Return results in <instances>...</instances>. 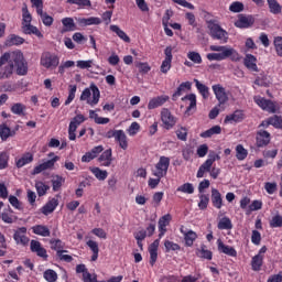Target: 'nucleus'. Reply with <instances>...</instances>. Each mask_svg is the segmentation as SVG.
I'll return each instance as SVG.
<instances>
[{
	"instance_id": "nucleus-1",
	"label": "nucleus",
	"mask_w": 282,
	"mask_h": 282,
	"mask_svg": "<svg viewBox=\"0 0 282 282\" xmlns=\"http://www.w3.org/2000/svg\"><path fill=\"white\" fill-rule=\"evenodd\" d=\"M14 67L18 76L28 74V61L21 51L3 53L0 56V80H8L14 74Z\"/></svg>"
},
{
	"instance_id": "nucleus-2",
	"label": "nucleus",
	"mask_w": 282,
	"mask_h": 282,
	"mask_svg": "<svg viewBox=\"0 0 282 282\" xmlns=\"http://www.w3.org/2000/svg\"><path fill=\"white\" fill-rule=\"evenodd\" d=\"M209 50L210 52H219L208 53L207 58L209 61H226V58H230L234 63L241 61V55H239V52L230 46L210 45Z\"/></svg>"
},
{
	"instance_id": "nucleus-3",
	"label": "nucleus",
	"mask_w": 282,
	"mask_h": 282,
	"mask_svg": "<svg viewBox=\"0 0 282 282\" xmlns=\"http://www.w3.org/2000/svg\"><path fill=\"white\" fill-rule=\"evenodd\" d=\"M80 100L86 101L90 107H96L100 102V89L96 84H91L89 88H85L80 95Z\"/></svg>"
},
{
	"instance_id": "nucleus-4",
	"label": "nucleus",
	"mask_w": 282,
	"mask_h": 282,
	"mask_svg": "<svg viewBox=\"0 0 282 282\" xmlns=\"http://www.w3.org/2000/svg\"><path fill=\"white\" fill-rule=\"evenodd\" d=\"M40 65L44 69H56L61 65V57L50 51L43 52L40 57Z\"/></svg>"
},
{
	"instance_id": "nucleus-5",
	"label": "nucleus",
	"mask_w": 282,
	"mask_h": 282,
	"mask_svg": "<svg viewBox=\"0 0 282 282\" xmlns=\"http://www.w3.org/2000/svg\"><path fill=\"white\" fill-rule=\"evenodd\" d=\"M207 28L209 30V35L212 36V39H214L215 41H220V43H228V31L224 30L221 25L209 21Z\"/></svg>"
},
{
	"instance_id": "nucleus-6",
	"label": "nucleus",
	"mask_w": 282,
	"mask_h": 282,
	"mask_svg": "<svg viewBox=\"0 0 282 282\" xmlns=\"http://www.w3.org/2000/svg\"><path fill=\"white\" fill-rule=\"evenodd\" d=\"M253 100L256 105L260 107V109H263V111H268V113H276V111L281 109V105L278 101H272L261 96L253 97Z\"/></svg>"
},
{
	"instance_id": "nucleus-7",
	"label": "nucleus",
	"mask_w": 282,
	"mask_h": 282,
	"mask_svg": "<svg viewBox=\"0 0 282 282\" xmlns=\"http://www.w3.org/2000/svg\"><path fill=\"white\" fill-rule=\"evenodd\" d=\"M169 166H171V159L169 156H161L153 172L154 177H166V173H169Z\"/></svg>"
},
{
	"instance_id": "nucleus-8",
	"label": "nucleus",
	"mask_w": 282,
	"mask_h": 282,
	"mask_svg": "<svg viewBox=\"0 0 282 282\" xmlns=\"http://www.w3.org/2000/svg\"><path fill=\"white\" fill-rule=\"evenodd\" d=\"M108 138H115L116 142H118L120 149L127 151L129 149V139L124 133V130H113L108 132Z\"/></svg>"
},
{
	"instance_id": "nucleus-9",
	"label": "nucleus",
	"mask_w": 282,
	"mask_h": 282,
	"mask_svg": "<svg viewBox=\"0 0 282 282\" xmlns=\"http://www.w3.org/2000/svg\"><path fill=\"white\" fill-rule=\"evenodd\" d=\"M161 122H163L164 129H173L177 124V118L171 113L169 108H162L161 110Z\"/></svg>"
},
{
	"instance_id": "nucleus-10",
	"label": "nucleus",
	"mask_w": 282,
	"mask_h": 282,
	"mask_svg": "<svg viewBox=\"0 0 282 282\" xmlns=\"http://www.w3.org/2000/svg\"><path fill=\"white\" fill-rule=\"evenodd\" d=\"M85 120H87V118H85L83 115H77L73 118L68 126V140H76V129H78V127H80Z\"/></svg>"
},
{
	"instance_id": "nucleus-11",
	"label": "nucleus",
	"mask_w": 282,
	"mask_h": 282,
	"mask_svg": "<svg viewBox=\"0 0 282 282\" xmlns=\"http://www.w3.org/2000/svg\"><path fill=\"white\" fill-rule=\"evenodd\" d=\"M164 59L161 64L160 72L162 74H169L171 72L172 63H173V46H167L164 50Z\"/></svg>"
},
{
	"instance_id": "nucleus-12",
	"label": "nucleus",
	"mask_w": 282,
	"mask_h": 282,
	"mask_svg": "<svg viewBox=\"0 0 282 282\" xmlns=\"http://www.w3.org/2000/svg\"><path fill=\"white\" fill-rule=\"evenodd\" d=\"M234 25L235 28H239V30H248V28H252V25H254V17L246 15L243 13L238 14Z\"/></svg>"
},
{
	"instance_id": "nucleus-13",
	"label": "nucleus",
	"mask_w": 282,
	"mask_h": 282,
	"mask_svg": "<svg viewBox=\"0 0 282 282\" xmlns=\"http://www.w3.org/2000/svg\"><path fill=\"white\" fill-rule=\"evenodd\" d=\"M28 235V228L20 227L14 231L13 239L18 246H28L30 238Z\"/></svg>"
},
{
	"instance_id": "nucleus-14",
	"label": "nucleus",
	"mask_w": 282,
	"mask_h": 282,
	"mask_svg": "<svg viewBox=\"0 0 282 282\" xmlns=\"http://www.w3.org/2000/svg\"><path fill=\"white\" fill-rule=\"evenodd\" d=\"M58 160H61V156H54L53 159L47 160L44 163L36 165L33 169L32 175H39V174L43 173V171H50V170L54 169V164H56V162H58Z\"/></svg>"
},
{
	"instance_id": "nucleus-15",
	"label": "nucleus",
	"mask_w": 282,
	"mask_h": 282,
	"mask_svg": "<svg viewBox=\"0 0 282 282\" xmlns=\"http://www.w3.org/2000/svg\"><path fill=\"white\" fill-rule=\"evenodd\" d=\"M212 89L219 105H226L228 101V93H226V88L221 86V84H216L212 86Z\"/></svg>"
},
{
	"instance_id": "nucleus-16",
	"label": "nucleus",
	"mask_w": 282,
	"mask_h": 282,
	"mask_svg": "<svg viewBox=\"0 0 282 282\" xmlns=\"http://www.w3.org/2000/svg\"><path fill=\"white\" fill-rule=\"evenodd\" d=\"M180 232L183 235L184 240H185V246L187 248H192V246L195 243V241L197 240V232L193 231V230H185L184 226H181L180 228Z\"/></svg>"
},
{
	"instance_id": "nucleus-17",
	"label": "nucleus",
	"mask_w": 282,
	"mask_h": 282,
	"mask_svg": "<svg viewBox=\"0 0 282 282\" xmlns=\"http://www.w3.org/2000/svg\"><path fill=\"white\" fill-rule=\"evenodd\" d=\"M173 216L166 214L159 219V239H162L166 235V227L171 224Z\"/></svg>"
},
{
	"instance_id": "nucleus-18",
	"label": "nucleus",
	"mask_w": 282,
	"mask_h": 282,
	"mask_svg": "<svg viewBox=\"0 0 282 282\" xmlns=\"http://www.w3.org/2000/svg\"><path fill=\"white\" fill-rule=\"evenodd\" d=\"M31 252H35L37 257H41L42 259H47V250L43 248V245H41L37 240H31L30 242Z\"/></svg>"
},
{
	"instance_id": "nucleus-19",
	"label": "nucleus",
	"mask_w": 282,
	"mask_h": 282,
	"mask_svg": "<svg viewBox=\"0 0 282 282\" xmlns=\"http://www.w3.org/2000/svg\"><path fill=\"white\" fill-rule=\"evenodd\" d=\"M270 140H271L270 132L265 130L258 131L256 137L257 147L259 148L268 147Z\"/></svg>"
},
{
	"instance_id": "nucleus-20",
	"label": "nucleus",
	"mask_w": 282,
	"mask_h": 282,
	"mask_svg": "<svg viewBox=\"0 0 282 282\" xmlns=\"http://www.w3.org/2000/svg\"><path fill=\"white\" fill-rule=\"evenodd\" d=\"M212 204L217 210H221L224 207V197L217 188H212Z\"/></svg>"
},
{
	"instance_id": "nucleus-21",
	"label": "nucleus",
	"mask_w": 282,
	"mask_h": 282,
	"mask_svg": "<svg viewBox=\"0 0 282 282\" xmlns=\"http://www.w3.org/2000/svg\"><path fill=\"white\" fill-rule=\"evenodd\" d=\"M217 246H218V252H221L223 254H227V257H237V250L235 249V247H230L224 243L221 239L217 240Z\"/></svg>"
},
{
	"instance_id": "nucleus-22",
	"label": "nucleus",
	"mask_w": 282,
	"mask_h": 282,
	"mask_svg": "<svg viewBox=\"0 0 282 282\" xmlns=\"http://www.w3.org/2000/svg\"><path fill=\"white\" fill-rule=\"evenodd\" d=\"M165 102H169V96L162 95V96L154 97L150 99L148 104V109L150 110L158 109V107H162V105H164Z\"/></svg>"
},
{
	"instance_id": "nucleus-23",
	"label": "nucleus",
	"mask_w": 282,
	"mask_h": 282,
	"mask_svg": "<svg viewBox=\"0 0 282 282\" xmlns=\"http://www.w3.org/2000/svg\"><path fill=\"white\" fill-rule=\"evenodd\" d=\"M160 248V238L154 240L149 246V253H150V265H155V262L158 261V249Z\"/></svg>"
},
{
	"instance_id": "nucleus-24",
	"label": "nucleus",
	"mask_w": 282,
	"mask_h": 282,
	"mask_svg": "<svg viewBox=\"0 0 282 282\" xmlns=\"http://www.w3.org/2000/svg\"><path fill=\"white\" fill-rule=\"evenodd\" d=\"M192 87H193V84L191 82L182 83L177 87L176 91L173 94L172 100H174V101L177 100V98H180V96L186 94V91H191Z\"/></svg>"
},
{
	"instance_id": "nucleus-25",
	"label": "nucleus",
	"mask_w": 282,
	"mask_h": 282,
	"mask_svg": "<svg viewBox=\"0 0 282 282\" xmlns=\"http://www.w3.org/2000/svg\"><path fill=\"white\" fill-rule=\"evenodd\" d=\"M31 162H34V154L26 152L20 159L15 160V166L18 169H23V166L31 164Z\"/></svg>"
},
{
	"instance_id": "nucleus-26",
	"label": "nucleus",
	"mask_w": 282,
	"mask_h": 282,
	"mask_svg": "<svg viewBox=\"0 0 282 282\" xmlns=\"http://www.w3.org/2000/svg\"><path fill=\"white\" fill-rule=\"evenodd\" d=\"M98 162L101 166H111V163L113 162L111 149L104 151L98 158Z\"/></svg>"
},
{
	"instance_id": "nucleus-27",
	"label": "nucleus",
	"mask_w": 282,
	"mask_h": 282,
	"mask_svg": "<svg viewBox=\"0 0 282 282\" xmlns=\"http://www.w3.org/2000/svg\"><path fill=\"white\" fill-rule=\"evenodd\" d=\"M245 67L250 72H259V67L257 66V57L252 54H247L243 61Z\"/></svg>"
},
{
	"instance_id": "nucleus-28",
	"label": "nucleus",
	"mask_w": 282,
	"mask_h": 282,
	"mask_svg": "<svg viewBox=\"0 0 282 282\" xmlns=\"http://www.w3.org/2000/svg\"><path fill=\"white\" fill-rule=\"evenodd\" d=\"M195 86L197 91L200 94L204 100H208L210 97V88L208 86L204 85L202 82L198 79H194Z\"/></svg>"
},
{
	"instance_id": "nucleus-29",
	"label": "nucleus",
	"mask_w": 282,
	"mask_h": 282,
	"mask_svg": "<svg viewBox=\"0 0 282 282\" xmlns=\"http://www.w3.org/2000/svg\"><path fill=\"white\" fill-rule=\"evenodd\" d=\"M196 257H199V259H206L207 261H213V251L208 250L206 245H200V247L196 249Z\"/></svg>"
},
{
	"instance_id": "nucleus-30",
	"label": "nucleus",
	"mask_w": 282,
	"mask_h": 282,
	"mask_svg": "<svg viewBox=\"0 0 282 282\" xmlns=\"http://www.w3.org/2000/svg\"><path fill=\"white\" fill-rule=\"evenodd\" d=\"M57 206H58V198H52L42 207V214L52 215V213L56 210Z\"/></svg>"
},
{
	"instance_id": "nucleus-31",
	"label": "nucleus",
	"mask_w": 282,
	"mask_h": 282,
	"mask_svg": "<svg viewBox=\"0 0 282 282\" xmlns=\"http://www.w3.org/2000/svg\"><path fill=\"white\" fill-rule=\"evenodd\" d=\"M33 235H37L39 237H50L52 232L50 228L44 225H35L32 227Z\"/></svg>"
},
{
	"instance_id": "nucleus-32",
	"label": "nucleus",
	"mask_w": 282,
	"mask_h": 282,
	"mask_svg": "<svg viewBox=\"0 0 282 282\" xmlns=\"http://www.w3.org/2000/svg\"><path fill=\"white\" fill-rule=\"evenodd\" d=\"M79 25L87 28V25H100L102 20L100 18L90 17V18H79L78 20Z\"/></svg>"
},
{
	"instance_id": "nucleus-33",
	"label": "nucleus",
	"mask_w": 282,
	"mask_h": 282,
	"mask_svg": "<svg viewBox=\"0 0 282 282\" xmlns=\"http://www.w3.org/2000/svg\"><path fill=\"white\" fill-rule=\"evenodd\" d=\"M246 118L243 110H236L231 115L226 116L225 122H242Z\"/></svg>"
},
{
	"instance_id": "nucleus-34",
	"label": "nucleus",
	"mask_w": 282,
	"mask_h": 282,
	"mask_svg": "<svg viewBox=\"0 0 282 282\" xmlns=\"http://www.w3.org/2000/svg\"><path fill=\"white\" fill-rule=\"evenodd\" d=\"M62 32H76V22H74V18L62 19Z\"/></svg>"
},
{
	"instance_id": "nucleus-35",
	"label": "nucleus",
	"mask_w": 282,
	"mask_h": 282,
	"mask_svg": "<svg viewBox=\"0 0 282 282\" xmlns=\"http://www.w3.org/2000/svg\"><path fill=\"white\" fill-rule=\"evenodd\" d=\"M213 169V161H209L208 159L199 166L196 177L202 178L206 173H210V170Z\"/></svg>"
},
{
	"instance_id": "nucleus-36",
	"label": "nucleus",
	"mask_w": 282,
	"mask_h": 282,
	"mask_svg": "<svg viewBox=\"0 0 282 282\" xmlns=\"http://www.w3.org/2000/svg\"><path fill=\"white\" fill-rule=\"evenodd\" d=\"M89 171L99 182H105V180H107V177L109 176L107 170H101L100 167H89Z\"/></svg>"
},
{
	"instance_id": "nucleus-37",
	"label": "nucleus",
	"mask_w": 282,
	"mask_h": 282,
	"mask_svg": "<svg viewBox=\"0 0 282 282\" xmlns=\"http://www.w3.org/2000/svg\"><path fill=\"white\" fill-rule=\"evenodd\" d=\"M24 34H34L37 39H43V33L39 30V28L32 25V23L22 25Z\"/></svg>"
},
{
	"instance_id": "nucleus-38",
	"label": "nucleus",
	"mask_w": 282,
	"mask_h": 282,
	"mask_svg": "<svg viewBox=\"0 0 282 282\" xmlns=\"http://www.w3.org/2000/svg\"><path fill=\"white\" fill-rule=\"evenodd\" d=\"M110 30L111 32H115V34H117L121 41H124V43H131V37H129V35H127V33L122 31L120 26L112 24L110 25Z\"/></svg>"
},
{
	"instance_id": "nucleus-39",
	"label": "nucleus",
	"mask_w": 282,
	"mask_h": 282,
	"mask_svg": "<svg viewBox=\"0 0 282 282\" xmlns=\"http://www.w3.org/2000/svg\"><path fill=\"white\" fill-rule=\"evenodd\" d=\"M86 245L88 246V248L91 250L93 256H91V261H98V254L100 252V248L98 247V242L94 241V240H88L86 242Z\"/></svg>"
},
{
	"instance_id": "nucleus-40",
	"label": "nucleus",
	"mask_w": 282,
	"mask_h": 282,
	"mask_svg": "<svg viewBox=\"0 0 282 282\" xmlns=\"http://www.w3.org/2000/svg\"><path fill=\"white\" fill-rule=\"evenodd\" d=\"M182 100H189V106L186 109L187 113L193 111V109H197V96L195 94L186 95L185 97H182Z\"/></svg>"
},
{
	"instance_id": "nucleus-41",
	"label": "nucleus",
	"mask_w": 282,
	"mask_h": 282,
	"mask_svg": "<svg viewBox=\"0 0 282 282\" xmlns=\"http://www.w3.org/2000/svg\"><path fill=\"white\" fill-rule=\"evenodd\" d=\"M262 265H263V254L258 253L251 260V268L254 272H259Z\"/></svg>"
},
{
	"instance_id": "nucleus-42",
	"label": "nucleus",
	"mask_w": 282,
	"mask_h": 282,
	"mask_svg": "<svg viewBox=\"0 0 282 282\" xmlns=\"http://www.w3.org/2000/svg\"><path fill=\"white\" fill-rule=\"evenodd\" d=\"M221 133L220 126H214L210 129L200 133V138H213V135H219Z\"/></svg>"
},
{
	"instance_id": "nucleus-43",
	"label": "nucleus",
	"mask_w": 282,
	"mask_h": 282,
	"mask_svg": "<svg viewBox=\"0 0 282 282\" xmlns=\"http://www.w3.org/2000/svg\"><path fill=\"white\" fill-rule=\"evenodd\" d=\"M37 17H40L43 25L46 28H52L54 24V18L47 14V12L42 11V13H37Z\"/></svg>"
},
{
	"instance_id": "nucleus-44",
	"label": "nucleus",
	"mask_w": 282,
	"mask_h": 282,
	"mask_svg": "<svg viewBox=\"0 0 282 282\" xmlns=\"http://www.w3.org/2000/svg\"><path fill=\"white\" fill-rule=\"evenodd\" d=\"M267 3L269 6V10H270L271 14H281L282 7L279 4V1L267 0Z\"/></svg>"
},
{
	"instance_id": "nucleus-45",
	"label": "nucleus",
	"mask_w": 282,
	"mask_h": 282,
	"mask_svg": "<svg viewBox=\"0 0 282 282\" xmlns=\"http://www.w3.org/2000/svg\"><path fill=\"white\" fill-rule=\"evenodd\" d=\"M25 105L21 102L13 104L11 106V112L14 113V116H25Z\"/></svg>"
},
{
	"instance_id": "nucleus-46",
	"label": "nucleus",
	"mask_w": 282,
	"mask_h": 282,
	"mask_svg": "<svg viewBox=\"0 0 282 282\" xmlns=\"http://www.w3.org/2000/svg\"><path fill=\"white\" fill-rule=\"evenodd\" d=\"M35 188L39 197H43L47 194V191L50 189V185L45 184L42 181H39L35 183Z\"/></svg>"
},
{
	"instance_id": "nucleus-47",
	"label": "nucleus",
	"mask_w": 282,
	"mask_h": 282,
	"mask_svg": "<svg viewBox=\"0 0 282 282\" xmlns=\"http://www.w3.org/2000/svg\"><path fill=\"white\" fill-rule=\"evenodd\" d=\"M218 230H232V220L228 217H223L218 223Z\"/></svg>"
},
{
	"instance_id": "nucleus-48",
	"label": "nucleus",
	"mask_w": 282,
	"mask_h": 282,
	"mask_svg": "<svg viewBox=\"0 0 282 282\" xmlns=\"http://www.w3.org/2000/svg\"><path fill=\"white\" fill-rule=\"evenodd\" d=\"M43 279H45L47 282H57L58 273L52 269H47L43 272Z\"/></svg>"
},
{
	"instance_id": "nucleus-49",
	"label": "nucleus",
	"mask_w": 282,
	"mask_h": 282,
	"mask_svg": "<svg viewBox=\"0 0 282 282\" xmlns=\"http://www.w3.org/2000/svg\"><path fill=\"white\" fill-rule=\"evenodd\" d=\"M63 184H65V178H63V176L55 175L52 178V186L55 193H57V191H61V187L63 186Z\"/></svg>"
},
{
	"instance_id": "nucleus-50",
	"label": "nucleus",
	"mask_w": 282,
	"mask_h": 282,
	"mask_svg": "<svg viewBox=\"0 0 282 282\" xmlns=\"http://www.w3.org/2000/svg\"><path fill=\"white\" fill-rule=\"evenodd\" d=\"M32 23V14L30 13V10H28V6L24 4L22 8V25H28Z\"/></svg>"
},
{
	"instance_id": "nucleus-51",
	"label": "nucleus",
	"mask_w": 282,
	"mask_h": 282,
	"mask_svg": "<svg viewBox=\"0 0 282 282\" xmlns=\"http://www.w3.org/2000/svg\"><path fill=\"white\" fill-rule=\"evenodd\" d=\"M236 158L239 161H243L248 158V150H246V148H243V145L238 144L236 147Z\"/></svg>"
},
{
	"instance_id": "nucleus-52",
	"label": "nucleus",
	"mask_w": 282,
	"mask_h": 282,
	"mask_svg": "<svg viewBox=\"0 0 282 282\" xmlns=\"http://www.w3.org/2000/svg\"><path fill=\"white\" fill-rule=\"evenodd\" d=\"M178 193H186L187 195H193L195 193V187L192 183H185L177 187Z\"/></svg>"
},
{
	"instance_id": "nucleus-53",
	"label": "nucleus",
	"mask_w": 282,
	"mask_h": 282,
	"mask_svg": "<svg viewBox=\"0 0 282 282\" xmlns=\"http://www.w3.org/2000/svg\"><path fill=\"white\" fill-rule=\"evenodd\" d=\"M1 219L4 224H14V221H17V216L12 214V209H9V212L1 214Z\"/></svg>"
},
{
	"instance_id": "nucleus-54",
	"label": "nucleus",
	"mask_w": 282,
	"mask_h": 282,
	"mask_svg": "<svg viewBox=\"0 0 282 282\" xmlns=\"http://www.w3.org/2000/svg\"><path fill=\"white\" fill-rule=\"evenodd\" d=\"M210 203V197L207 194L199 195L198 208L199 210H206L208 208V204Z\"/></svg>"
},
{
	"instance_id": "nucleus-55",
	"label": "nucleus",
	"mask_w": 282,
	"mask_h": 282,
	"mask_svg": "<svg viewBox=\"0 0 282 282\" xmlns=\"http://www.w3.org/2000/svg\"><path fill=\"white\" fill-rule=\"evenodd\" d=\"M164 246H165L166 252H171V251L177 252V251L182 250V247L178 243H175L171 240H165Z\"/></svg>"
},
{
	"instance_id": "nucleus-56",
	"label": "nucleus",
	"mask_w": 282,
	"mask_h": 282,
	"mask_svg": "<svg viewBox=\"0 0 282 282\" xmlns=\"http://www.w3.org/2000/svg\"><path fill=\"white\" fill-rule=\"evenodd\" d=\"M76 66L78 67V69H91V67H94V59H79L76 62Z\"/></svg>"
},
{
	"instance_id": "nucleus-57",
	"label": "nucleus",
	"mask_w": 282,
	"mask_h": 282,
	"mask_svg": "<svg viewBox=\"0 0 282 282\" xmlns=\"http://www.w3.org/2000/svg\"><path fill=\"white\" fill-rule=\"evenodd\" d=\"M9 204H11V206L15 208V210H23V203L19 200L17 196H9Z\"/></svg>"
},
{
	"instance_id": "nucleus-58",
	"label": "nucleus",
	"mask_w": 282,
	"mask_h": 282,
	"mask_svg": "<svg viewBox=\"0 0 282 282\" xmlns=\"http://www.w3.org/2000/svg\"><path fill=\"white\" fill-rule=\"evenodd\" d=\"M51 248L52 250L56 251V254H58V252H63V248H65V245L61 239H54L51 240Z\"/></svg>"
},
{
	"instance_id": "nucleus-59",
	"label": "nucleus",
	"mask_w": 282,
	"mask_h": 282,
	"mask_svg": "<svg viewBox=\"0 0 282 282\" xmlns=\"http://www.w3.org/2000/svg\"><path fill=\"white\" fill-rule=\"evenodd\" d=\"M68 3L73 6H78V8H91V0H68Z\"/></svg>"
},
{
	"instance_id": "nucleus-60",
	"label": "nucleus",
	"mask_w": 282,
	"mask_h": 282,
	"mask_svg": "<svg viewBox=\"0 0 282 282\" xmlns=\"http://www.w3.org/2000/svg\"><path fill=\"white\" fill-rule=\"evenodd\" d=\"M270 228H282V216L276 214L269 221Z\"/></svg>"
},
{
	"instance_id": "nucleus-61",
	"label": "nucleus",
	"mask_w": 282,
	"mask_h": 282,
	"mask_svg": "<svg viewBox=\"0 0 282 282\" xmlns=\"http://www.w3.org/2000/svg\"><path fill=\"white\" fill-rule=\"evenodd\" d=\"M271 127L275 129H282V117L274 115L273 117H269Z\"/></svg>"
},
{
	"instance_id": "nucleus-62",
	"label": "nucleus",
	"mask_w": 282,
	"mask_h": 282,
	"mask_svg": "<svg viewBox=\"0 0 282 282\" xmlns=\"http://www.w3.org/2000/svg\"><path fill=\"white\" fill-rule=\"evenodd\" d=\"M276 189H278L276 182L264 183V191L268 193V195H274Z\"/></svg>"
},
{
	"instance_id": "nucleus-63",
	"label": "nucleus",
	"mask_w": 282,
	"mask_h": 282,
	"mask_svg": "<svg viewBox=\"0 0 282 282\" xmlns=\"http://www.w3.org/2000/svg\"><path fill=\"white\" fill-rule=\"evenodd\" d=\"M273 45L278 56L282 57V36H275L273 40Z\"/></svg>"
},
{
	"instance_id": "nucleus-64",
	"label": "nucleus",
	"mask_w": 282,
	"mask_h": 282,
	"mask_svg": "<svg viewBox=\"0 0 282 282\" xmlns=\"http://www.w3.org/2000/svg\"><path fill=\"white\" fill-rule=\"evenodd\" d=\"M229 10L230 12H235V13L243 12V4L239 1L232 2L229 6Z\"/></svg>"
}]
</instances>
